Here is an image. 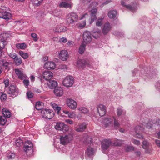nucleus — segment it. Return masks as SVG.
Listing matches in <instances>:
<instances>
[{"mask_svg":"<svg viewBox=\"0 0 160 160\" xmlns=\"http://www.w3.org/2000/svg\"><path fill=\"white\" fill-rule=\"evenodd\" d=\"M74 82L73 78L70 76H66L62 82V84L67 87H70L73 85Z\"/></svg>","mask_w":160,"mask_h":160,"instance_id":"obj_5","label":"nucleus"},{"mask_svg":"<svg viewBox=\"0 0 160 160\" xmlns=\"http://www.w3.org/2000/svg\"><path fill=\"white\" fill-rule=\"evenodd\" d=\"M78 109L84 113H87L89 112L88 109L84 107H80L78 108Z\"/></svg>","mask_w":160,"mask_h":160,"instance_id":"obj_45","label":"nucleus"},{"mask_svg":"<svg viewBox=\"0 0 160 160\" xmlns=\"http://www.w3.org/2000/svg\"><path fill=\"white\" fill-rule=\"evenodd\" d=\"M104 17H100L96 21V25L98 27H101L103 24V20Z\"/></svg>","mask_w":160,"mask_h":160,"instance_id":"obj_40","label":"nucleus"},{"mask_svg":"<svg viewBox=\"0 0 160 160\" xmlns=\"http://www.w3.org/2000/svg\"><path fill=\"white\" fill-rule=\"evenodd\" d=\"M86 46L85 45L82 44L80 45L78 50V52L79 53L82 54L84 52Z\"/></svg>","mask_w":160,"mask_h":160,"instance_id":"obj_44","label":"nucleus"},{"mask_svg":"<svg viewBox=\"0 0 160 160\" xmlns=\"http://www.w3.org/2000/svg\"><path fill=\"white\" fill-rule=\"evenodd\" d=\"M23 83L25 86V87H28L29 84V81L28 80L24 79L23 80Z\"/></svg>","mask_w":160,"mask_h":160,"instance_id":"obj_62","label":"nucleus"},{"mask_svg":"<svg viewBox=\"0 0 160 160\" xmlns=\"http://www.w3.org/2000/svg\"><path fill=\"white\" fill-rule=\"evenodd\" d=\"M12 15L7 12L3 11L0 12V18L5 19L6 21H8L11 18Z\"/></svg>","mask_w":160,"mask_h":160,"instance_id":"obj_18","label":"nucleus"},{"mask_svg":"<svg viewBox=\"0 0 160 160\" xmlns=\"http://www.w3.org/2000/svg\"><path fill=\"white\" fill-rule=\"evenodd\" d=\"M112 2V0H107L106 1L102 3L100 5L101 8H102L104 5H106Z\"/></svg>","mask_w":160,"mask_h":160,"instance_id":"obj_57","label":"nucleus"},{"mask_svg":"<svg viewBox=\"0 0 160 160\" xmlns=\"http://www.w3.org/2000/svg\"><path fill=\"white\" fill-rule=\"evenodd\" d=\"M60 58L62 61L66 60L68 58V52L66 50L61 51L59 53Z\"/></svg>","mask_w":160,"mask_h":160,"instance_id":"obj_22","label":"nucleus"},{"mask_svg":"<svg viewBox=\"0 0 160 160\" xmlns=\"http://www.w3.org/2000/svg\"><path fill=\"white\" fill-rule=\"evenodd\" d=\"M15 71L19 78L22 79L26 78V75L23 73V72L22 69H15Z\"/></svg>","mask_w":160,"mask_h":160,"instance_id":"obj_26","label":"nucleus"},{"mask_svg":"<svg viewBox=\"0 0 160 160\" xmlns=\"http://www.w3.org/2000/svg\"><path fill=\"white\" fill-rule=\"evenodd\" d=\"M132 73L133 76H136L137 77L140 75V72L137 69L134 70L132 72Z\"/></svg>","mask_w":160,"mask_h":160,"instance_id":"obj_59","label":"nucleus"},{"mask_svg":"<svg viewBox=\"0 0 160 160\" xmlns=\"http://www.w3.org/2000/svg\"><path fill=\"white\" fill-rule=\"evenodd\" d=\"M112 26L110 23L108 22H107L103 25L102 29V32L104 35L108 34L111 31L112 29Z\"/></svg>","mask_w":160,"mask_h":160,"instance_id":"obj_13","label":"nucleus"},{"mask_svg":"<svg viewBox=\"0 0 160 160\" xmlns=\"http://www.w3.org/2000/svg\"><path fill=\"white\" fill-rule=\"evenodd\" d=\"M19 54L23 59H27L28 57V54L27 53L24 52L22 51H20Z\"/></svg>","mask_w":160,"mask_h":160,"instance_id":"obj_47","label":"nucleus"},{"mask_svg":"<svg viewBox=\"0 0 160 160\" xmlns=\"http://www.w3.org/2000/svg\"><path fill=\"white\" fill-rule=\"evenodd\" d=\"M118 15V12L116 10H111L109 11L108 16L110 19H115Z\"/></svg>","mask_w":160,"mask_h":160,"instance_id":"obj_29","label":"nucleus"},{"mask_svg":"<svg viewBox=\"0 0 160 160\" xmlns=\"http://www.w3.org/2000/svg\"><path fill=\"white\" fill-rule=\"evenodd\" d=\"M114 117H108L102 119L101 123L105 127H107L112 125Z\"/></svg>","mask_w":160,"mask_h":160,"instance_id":"obj_6","label":"nucleus"},{"mask_svg":"<svg viewBox=\"0 0 160 160\" xmlns=\"http://www.w3.org/2000/svg\"><path fill=\"white\" fill-rule=\"evenodd\" d=\"M128 0H122L121 1V5L133 13L136 12L138 10L137 4L136 3H133L132 5L127 4V2Z\"/></svg>","mask_w":160,"mask_h":160,"instance_id":"obj_2","label":"nucleus"},{"mask_svg":"<svg viewBox=\"0 0 160 160\" xmlns=\"http://www.w3.org/2000/svg\"><path fill=\"white\" fill-rule=\"evenodd\" d=\"M18 89L14 85H10L8 88L7 92L10 96L15 97L18 94Z\"/></svg>","mask_w":160,"mask_h":160,"instance_id":"obj_7","label":"nucleus"},{"mask_svg":"<svg viewBox=\"0 0 160 160\" xmlns=\"http://www.w3.org/2000/svg\"><path fill=\"white\" fill-rule=\"evenodd\" d=\"M67 28L62 26H60L54 29L53 30L57 32H65L67 30Z\"/></svg>","mask_w":160,"mask_h":160,"instance_id":"obj_38","label":"nucleus"},{"mask_svg":"<svg viewBox=\"0 0 160 160\" xmlns=\"http://www.w3.org/2000/svg\"><path fill=\"white\" fill-rule=\"evenodd\" d=\"M16 46L18 49H23L26 47V44L24 43H17L16 44Z\"/></svg>","mask_w":160,"mask_h":160,"instance_id":"obj_42","label":"nucleus"},{"mask_svg":"<svg viewBox=\"0 0 160 160\" xmlns=\"http://www.w3.org/2000/svg\"><path fill=\"white\" fill-rule=\"evenodd\" d=\"M58 85V83L57 81L55 80H49L47 82L45 83L44 87L49 88L52 89L54 88Z\"/></svg>","mask_w":160,"mask_h":160,"instance_id":"obj_11","label":"nucleus"},{"mask_svg":"<svg viewBox=\"0 0 160 160\" xmlns=\"http://www.w3.org/2000/svg\"><path fill=\"white\" fill-rule=\"evenodd\" d=\"M86 124L85 122H83L76 128V131L78 132H83L86 129Z\"/></svg>","mask_w":160,"mask_h":160,"instance_id":"obj_32","label":"nucleus"},{"mask_svg":"<svg viewBox=\"0 0 160 160\" xmlns=\"http://www.w3.org/2000/svg\"><path fill=\"white\" fill-rule=\"evenodd\" d=\"M34 151H23L22 154H26L28 157H32L34 155Z\"/></svg>","mask_w":160,"mask_h":160,"instance_id":"obj_43","label":"nucleus"},{"mask_svg":"<svg viewBox=\"0 0 160 160\" xmlns=\"http://www.w3.org/2000/svg\"><path fill=\"white\" fill-rule=\"evenodd\" d=\"M97 108L98 112L100 116H103L106 114V108L104 105L100 104L97 105Z\"/></svg>","mask_w":160,"mask_h":160,"instance_id":"obj_10","label":"nucleus"},{"mask_svg":"<svg viewBox=\"0 0 160 160\" xmlns=\"http://www.w3.org/2000/svg\"><path fill=\"white\" fill-rule=\"evenodd\" d=\"M54 92L56 96L61 97L63 94V90L61 87H58L54 90Z\"/></svg>","mask_w":160,"mask_h":160,"instance_id":"obj_28","label":"nucleus"},{"mask_svg":"<svg viewBox=\"0 0 160 160\" xmlns=\"http://www.w3.org/2000/svg\"><path fill=\"white\" fill-rule=\"evenodd\" d=\"M16 154L13 151H8L6 154V157L9 160L13 159L15 157Z\"/></svg>","mask_w":160,"mask_h":160,"instance_id":"obj_31","label":"nucleus"},{"mask_svg":"<svg viewBox=\"0 0 160 160\" xmlns=\"http://www.w3.org/2000/svg\"><path fill=\"white\" fill-rule=\"evenodd\" d=\"M131 141L134 144L137 145H138L140 144V141L135 139H132Z\"/></svg>","mask_w":160,"mask_h":160,"instance_id":"obj_60","label":"nucleus"},{"mask_svg":"<svg viewBox=\"0 0 160 160\" xmlns=\"http://www.w3.org/2000/svg\"><path fill=\"white\" fill-rule=\"evenodd\" d=\"M67 41V39L65 38H60L59 42L60 43H65Z\"/></svg>","mask_w":160,"mask_h":160,"instance_id":"obj_61","label":"nucleus"},{"mask_svg":"<svg viewBox=\"0 0 160 160\" xmlns=\"http://www.w3.org/2000/svg\"><path fill=\"white\" fill-rule=\"evenodd\" d=\"M56 67V65L54 62L52 61L47 62L44 65L45 68L48 69H53Z\"/></svg>","mask_w":160,"mask_h":160,"instance_id":"obj_24","label":"nucleus"},{"mask_svg":"<svg viewBox=\"0 0 160 160\" xmlns=\"http://www.w3.org/2000/svg\"><path fill=\"white\" fill-rule=\"evenodd\" d=\"M6 119L5 117L0 116V125H4L6 122Z\"/></svg>","mask_w":160,"mask_h":160,"instance_id":"obj_50","label":"nucleus"},{"mask_svg":"<svg viewBox=\"0 0 160 160\" xmlns=\"http://www.w3.org/2000/svg\"><path fill=\"white\" fill-rule=\"evenodd\" d=\"M123 141L120 140H117L113 143V145L116 146H121L123 143Z\"/></svg>","mask_w":160,"mask_h":160,"instance_id":"obj_51","label":"nucleus"},{"mask_svg":"<svg viewBox=\"0 0 160 160\" xmlns=\"http://www.w3.org/2000/svg\"><path fill=\"white\" fill-rule=\"evenodd\" d=\"M72 136L71 134L61 136L60 138L61 144L64 145L67 144L72 140Z\"/></svg>","mask_w":160,"mask_h":160,"instance_id":"obj_8","label":"nucleus"},{"mask_svg":"<svg viewBox=\"0 0 160 160\" xmlns=\"http://www.w3.org/2000/svg\"><path fill=\"white\" fill-rule=\"evenodd\" d=\"M83 40L85 43L88 44L91 42L92 40L91 34L90 32L86 31L83 33Z\"/></svg>","mask_w":160,"mask_h":160,"instance_id":"obj_15","label":"nucleus"},{"mask_svg":"<svg viewBox=\"0 0 160 160\" xmlns=\"http://www.w3.org/2000/svg\"><path fill=\"white\" fill-rule=\"evenodd\" d=\"M14 62L15 64L18 66L20 65L22 63V60L21 58H18V57L14 59Z\"/></svg>","mask_w":160,"mask_h":160,"instance_id":"obj_49","label":"nucleus"},{"mask_svg":"<svg viewBox=\"0 0 160 160\" xmlns=\"http://www.w3.org/2000/svg\"><path fill=\"white\" fill-rule=\"evenodd\" d=\"M68 117L69 118H75L76 117V114L74 112H70V113H69L68 115Z\"/></svg>","mask_w":160,"mask_h":160,"instance_id":"obj_55","label":"nucleus"},{"mask_svg":"<svg viewBox=\"0 0 160 160\" xmlns=\"http://www.w3.org/2000/svg\"><path fill=\"white\" fill-rule=\"evenodd\" d=\"M150 146V144L146 141H144L142 142V148L144 149H146L148 148Z\"/></svg>","mask_w":160,"mask_h":160,"instance_id":"obj_48","label":"nucleus"},{"mask_svg":"<svg viewBox=\"0 0 160 160\" xmlns=\"http://www.w3.org/2000/svg\"><path fill=\"white\" fill-rule=\"evenodd\" d=\"M2 113L5 118H9L11 116V113L7 109L3 108L2 110Z\"/></svg>","mask_w":160,"mask_h":160,"instance_id":"obj_34","label":"nucleus"},{"mask_svg":"<svg viewBox=\"0 0 160 160\" xmlns=\"http://www.w3.org/2000/svg\"><path fill=\"white\" fill-rule=\"evenodd\" d=\"M51 105L54 109V110L58 113L61 110V107H59L58 105L53 102H51Z\"/></svg>","mask_w":160,"mask_h":160,"instance_id":"obj_36","label":"nucleus"},{"mask_svg":"<svg viewBox=\"0 0 160 160\" xmlns=\"http://www.w3.org/2000/svg\"><path fill=\"white\" fill-rule=\"evenodd\" d=\"M43 1V0H31V2L34 6L38 7L42 4Z\"/></svg>","mask_w":160,"mask_h":160,"instance_id":"obj_41","label":"nucleus"},{"mask_svg":"<svg viewBox=\"0 0 160 160\" xmlns=\"http://www.w3.org/2000/svg\"><path fill=\"white\" fill-rule=\"evenodd\" d=\"M114 128H115L116 129L118 128L119 126H120V124L119 123L118 121L117 120H116L114 117Z\"/></svg>","mask_w":160,"mask_h":160,"instance_id":"obj_53","label":"nucleus"},{"mask_svg":"<svg viewBox=\"0 0 160 160\" xmlns=\"http://www.w3.org/2000/svg\"><path fill=\"white\" fill-rule=\"evenodd\" d=\"M86 25V22L85 21H83L82 23H79L78 27L80 28H83Z\"/></svg>","mask_w":160,"mask_h":160,"instance_id":"obj_58","label":"nucleus"},{"mask_svg":"<svg viewBox=\"0 0 160 160\" xmlns=\"http://www.w3.org/2000/svg\"><path fill=\"white\" fill-rule=\"evenodd\" d=\"M98 3L96 2H92L90 5L89 7L92 8V9L89 12L90 17V21L89 22L90 24H92L97 18L96 15L98 10Z\"/></svg>","mask_w":160,"mask_h":160,"instance_id":"obj_1","label":"nucleus"},{"mask_svg":"<svg viewBox=\"0 0 160 160\" xmlns=\"http://www.w3.org/2000/svg\"><path fill=\"white\" fill-rule=\"evenodd\" d=\"M42 117L47 119H50L53 117L54 113L52 111L49 109H45L41 112Z\"/></svg>","mask_w":160,"mask_h":160,"instance_id":"obj_4","label":"nucleus"},{"mask_svg":"<svg viewBox=\"0 0 160 160\" xmlns=\"http://www.w3.org/2000/svg\"><path fill=\"white\" fill-rule=\"evenodd\" d=\"M111 145V142L110 140L105 139L102 143V149H107Z\"/></svg>","mask_w":160,"mask_h":160,"instance_id":"obj_25","label":"nucleus"},{"mask_svg":"<svg viewBox=\"0 0 160 160\" xmlns=\"http://www.w3.org/2000/svg\"><path fill=\"white\" fill-rule=\"evenodd\" d=\"M89 17V15L87 13H85L82 15L79 18V20H81L82 19L86 18Z\"/></svg>","mask_w":160,"mask_h":160,"instance_id":"obj_56","label":"nucleus"},{"mask_svg":"<svg viewBox=\"0 0 160 160\" xmlns=\"http://www.w3.org/2000/svg\"><path fill=\"white\" fill-rule=\"evenodd\" d=\"M96 153L95 151H85V157L87 160H92Z\"/></svg>","mask_w":160,"mask_h":160,"instance_id":"obj_17","label":"nucleus"},{"mask_svg":"<svg viewBox=\"0 0 160 160\" xmlns=\"http://www.w3.org/2000/svg\"><path fill=\"white\" fill-rule=\"evenodd\" d=\"M67 105L71 109L75 110L77 106V102L71 98H68L66 100Z\"/></svg>","mask_w":160,"mask_h":160,"instance_id":"obj_9","label":"nucleus"},{"mask_svg":"<svg viewBox=\"0 0 160 160\" xmlns=\"http://www.w3.org/2000/svg\"><path fill=\"white\" fill-rule=\"evenodd\" d=\"M15 144L16 147L18 148L17 149H19L20 147L23 146L24 143L23 142L22 140L21 139H18L16 140Z\"/></svg>","mask_w":160,"mask_h":160,"instance_id":"obj_39","label":"nucleus"},{"mask_svg":"<svg viewBox=\"0 0 160 160\" xmlns=\"http://www.w3.org/2000/svg\"><path fill=\"white\" fill-rule=\"evenodd\" d=\"M27 95L28 98H32L33 96L32 93L31 92H28L27 93Z\"/></svg>","mask_w":160,"mask_h":160,"instance_id":"obj_64","label":"nucleus"},{"mask_svg":"<svg viewBox=\"0 0 160 160\" xmlns=\"http://www.w3.org/2000/svg\"><path fill=\"white\" fill-rule=\"evenodd\" d=\"M76 64L78 67H84L86 65L89 64V61L84 59H79L76 62Z\"/></svg>","mask_w":160,"mask_h":160,"instance_id":"obj_23","label":"nucleus"},{"mask_svg":"<svg viewBox=\"0 0 160 160\" xmlns=\"http://www.w3.org/2000/svg\"><path fill=\"white\" fill-rule=\"evenodd\" d=\"M34 146L32 142L27 140L24 142L23 146V150H31L34 149Z\"/></svg>","mask_w":160,"mask_h":160,"instance_id":"obj_16","label":"nucleus"},{"mask_svg":"<svg viewBox=\"0 0 160 160\" xmlns=\"http://www.w3.org/2000/svg\"><path fill=\"white\" fill-rule=\"evenodd\" d=\"M11 64V62L6 61L3 59L0 60V65L4 67L6 69H7L8 66Z\"/></svg>","mask_w":160,"mask_h":160,"instance_id":"obj_33","label":"nucleus"},{"mask_svg":"<svg viewBox=\"0 0 160 160\" xmlns=\"http://www.w3.org/2000/svg\"><path fill=\"white\" fill-rule=\"evenodd\" d=\"M139 128V127H135V131L136 134L133 135L134 137L140 139L143 138V137L142 133L140 132V131L138 130V129Z\"/></svg>","mask_w":160,"mask_h":160,"instance_id":"obj_30","label":"nucleus"},{"mask_svg":"<svg viewBox=\"0 0 160 160\" xmlns=\"http://www.w3.org/2000/svg\"><path fill=\"white\" fill-rule=\"evenodd\" d=\"M92 35L93 37L96 39L99 38L102 35L101 31L98 29L97 30L94 29L92 31Z\"/></svg>","mask_w":160,"mask_h":160,"instance_id":"obj_27","label":"nucleus"},{"mask_svg":"<svg viewBox=\"0 0 160 160\" xmlns=\"http://www.w3.org/2000/svg\"><path fill=\"white\" fill-rule=\"evenodd\" d=\"M9 55L10 57L14 59H15L17 57V54L14 53H11Z\"/></svg>","mask_w":160,"mask_h":160,"instance_id":"obj_63","label":"nucleus"},{"mask_svg":"<svg viewBox=\"0 0 160 160\" xmlns=\"http://www.w3.org/2000/svg\"><path fill=\"white\" fill-rule=\"evenodd\" d=\"M31 36L33 38V40L35 42L38 40V38L37 37V35L35 33H33L31 34Z\"/></svg>","mask_w":160,"mask_h":160,"instance_id":"obj_54","label":"nucleus"},{"mask_svg":"<svg viewBox=\"0 0 160 160\" xmlns=\"http://www.w3.org/2000/svg\"><path fill=\"white\" fill-rule=\"evenodd\" d=\"M102 152L108 155L109 160L112 159V158H114L115 156L112 154V151H102Z\"/></svg>","mask_w":160,"mask_h":160,"instance_id":"obj_37","label":"nucleus"},{"mask_svg":"<svg viewBox=\"0 0 160 160\" xmlns=\"http://www.w3.org/2000/svg\"><path fill=\"white\" fill-rule=\"evenodd\" d=\"M117 112L118 117H119L122 114H124L126 112L122 108H119L117 109Z\"/></svg>","mask_w":160,"mask_h":160,"instance_id":"obj_46","label":"nucleus"},{"mask_svg":"<svg viewBox=\"0 0 160 160\" xmlns=\"http://www.w3.org/2000/svg\"><path fill=\"white\" fill-rule=\"evenodd\" d=\"M55 128L59 130H61L63 131H67L68 130V126L64 124L62 122H58L55 126Z\"/></svg>","mask_w":160,"mask_h":160,"instance_id":"obj_12","label":"nucleus"},{"mask_svg":"<svg viewBox=\"0 0 160 160\" xmlns=\"http://www.w3.org/2000/svg\"><path fill=\"white\" fill-rule=\"evenodd\" d=\"M43 78L47 81H49L53 77V73L50 71H45L43 72Z\"/></svg>","mask_w":160,"mask_h":160,"instance_id":"obj_19","label":"nucleus"},{"mask_svg":"<svg viewBox=\"0 0 160 160\" xmlns=\"http://www.w3.org/2000/svg\"><path fill=\"white\" fill-rule=\"evenodd\" d=\"M66 19L67 22L71 24H74L79 20L77 14L72 12L68 14L66 17Z\"/></svg>","mask_w":160,"mask_h":160,"instance_id":"obj_3","label":"nucleus"},{"mask_svg":"<svg viewBox=\"0 0 160 160\" xmlns=\"http://www.w3.org/2000/svg\"><path fill=\"white\" fill-rule=\"evenodd\" d=\"M42 103L41 102H38L36 103V108L38 110H41L42 108Z\"/></svg>","mask_w":160,"mask_h":160,"instance_id":"obj_52","label":"nucleus"},{"mask_svg":"<svg viewBox=\"0 0 160 160\" xmlns=\"http://www.w3.org/2000/svg\"><path fill=\"white\" fill-rule=\"evenodd\" d=\"M7 44V42L6 41V38H2L0 40V49L2 50L3 49Z\"/></svg>","mask_w":160,"mask_h":160,"instance_id":"obj_35","label":"nucleus"},{"mask_svg":"<svg viewBox=\"0 0 160 160\" xmlns=\"http://www.w3.org/2000/svg\"><path fill=\"white\" fill-rule=\"evenodd\" d=\"M79 151H72L70 152L71 159L73 160H76L79 158V156L80 157L82 160H83L84 157L83 155L81 154H79L78 153Z\"/></svg>","mask_w":160,"mask_h":160,"instance_id":"obj_14","label":"nucleus"},{"mask_svg":"<svg viewBox=\"0 0 160 160\" xmlns=\"http://www.w3.org/2000/svg\"><path fill=\"white\" fill-rule=\"evenodd\" d=\"M152 122H150L147 124H146L145 123H143L140 126H137L136 127H139V128H138V130L140 131V132H142L143 131V130L145 126L147 128L149 129L152 128Z\"/></svg>","mask_w":160,"mask_h":160,"instance_id":"obj_21","label":"nucleus"},{"mask_svg":"<svg viewBox=\"0 0 160 160\" xmlns=\"http://www.w3.org/2000/svg\"><path fill=\"white\" fill-rule=\"evenodd\" d=\"M73 6V3L70 2H69L62 1L60 2L58 6L60 8H71Z\"/></svg>","mask_w":160,"mask_h":160,"instance_id":"obj_20","label":"nucleus"}]
</instances>
